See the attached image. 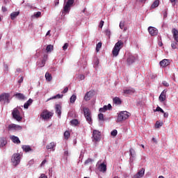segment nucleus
Segmentation results:
<instances>
[{
	"mask_svg": "<svg viewBox=\"0 0 178 178\" xmlns=\"http://www.w3.org/2000/svg\"><path fill=\"white\" fill-rule=\"evenodd\" d=\"M123 48V41L119 40L117 43H115L113 51L112 54L113 56H118L119 55V52H120V49Z\"/></svg>",
	"mask_w": 178,
	"mask_h": 178,
	"instance_id": "1",
	"label": "nucleus"
},
{
	"mask_svg": "<svg viewBox=\"0 0 178 178\" xmlns=\"http://www.w3.org/2000/svg\"><path fill=\"white\" fill-rule=\"evenodd\" d=\"M74 3V0H67L63 9V13L64 15H67L70 12V8L73 6Z\"/></svg>",
	"mask_w": 178,
	"mask_h": 178,
	"instance_id": "2",
	"label": "nucleus"
},
{
	"mask_svg": "<svg viewBox=\"0 0 178 178\" xmlns=\"http://www.w3.org/2000/svg\"><path fill=\"white\" fill-rule=\"evenodd\" d=\"M83 111L86 122H88L89 124H92V118L91 117V111H90V108L85 107L83 108Z\"/></svg>",
	"mask_w": 178,
	"mask_h": 178,
	"instance_id": "3",
	"label": "nucleus"
},
{
	"mask_svg": "<svg viewBox=\"0 0 178 178\" xmlns=\"http://www.w3.org/2000/svg\"><path fill=\"white\" fill-rule=\"evenodd\" d=\"M129 116H130V113L127 111H121L117 118V122L119 123L120 122H123L126 120V119H129Z\"/></svg>",
	"mask_w": 178,
	"mask_h": 178,
	"instance_id": "4",
	"label": "nucleus"
},
{
	"mask_svg": "<svg viewBox=\"0 0 178 178\" xmlns=\"http://www.w3.org/2000/svg\"><path fill=\"white\" fill-rule=\"evenodd\" d=\"M12 115L13 119L17 120V122H22V120L23 119L22 115H20V111H19V110L16 108L13 109Z\"/></svg>",
	"mask_w": 178,
	"mask_h": 178,
	"instance_id": "5",
	"label": "nucleus"
},
{
	"mask_svg": "<svg viewBox=\"0 0 178 178\" xmlns=\"http://www.w3.org/2000/svg\"><path fill=\"white\" fill-rule=\"evenodd\" d=\"M11 162L14 166H17L20 163V154H14L11 158Z\"/></svg>",
	"mask_w": 178,
	"mask_h": 178,
	"instance_id": "6",
	"label": "nucleus"
},
{
	"mask_svg": "<svg viewBox=\"0 0 178 178\" xmlns=\"http://www.w3.org/2000/svg\"><path fill=\"white\" fill-rule=\"evenodd\" d=\"M52 116H54V113L47 110L43 111L40 114V118H42L44 120L47 119H51Z\"/></svg>",
	"mask_w": 178,
	"mask_h": 178,
	"instance_id": "7",
	"label": "nucleus"
},
{
	"mask_svg": "<svg viewBox=\"0 0 178 178\" xmlns=\"http://www.w3.org/2000/svg\"><path fill=\"white\" fill-rule=\"evenodd\" d=\"M22 127L15 124H10L8 125V131H17L22 130Z\"/></svg>",
	"mask_w": 178,
	"mask_h": 178,
	"instance_id": "8",
	"label": "nucleus"
},
{
	"mask_svg": "<svg viewBox=\"0 0 178 178\" xmlns=\"http://www.w3.org/2000/svg\"><path fill=\"white\" fill-rule=\"evenodd\" d=\"M92 138L95 141L101 140V132L99 131L94 130L92 133Z\"/></svg>",
	"mask_w": 178,
	"mask_h": 178,
	"instance_id": "9",
	"label": "nucleus"
},
{
	"mask_svg": "<svg viewBox=\"0 0 178 178\" xmlns=\"http://www.w3.org/2000/svg\"><path fill=\"white\" fill-rule=\"evenodd\" d=\"M144 175H145V168H142L138 171V172L135 175H134L133 178L144 177Z\"/></svg>",
	"mask_w": 178,
	"mask_h": 178,
	"instance_id": "10",
	"label": "nucleus"
},
{
	"mask_svg": "<svg viewBox=\"0 0 178 178\" xmlns=\"http://www.w3.org/2000/svg\"><path fill=\"white\" fill-rule=\"evenodd\" d=\"M148 31L150 35H152V37L158 35V29H156V28L154 26H149Z\"/></svg>",
	"mask_w": 178,
	"mask_h": 178,
	"instance_id": "11",
	"label": "nucleus"
},
{
	"mask_svg": "<svg viewBox=\"0 0 178 178\" xmlns=\"http://www.w3.org/2000/svg\"><path fill=\"white\" fill-rule=\"evenodd\" d=\"M9 94L8 93H2L0 95V102H2V101H6L8 104H9Z\"/></svg>",
	"mask_w": 178,
	"mask_h": 178,
	"instance_id": "12",
	"label": "nucleus"
},
{
	"mask_svg": "<svg viewBox=\"0 0 178 178\" xmlns=\"http://www.w3.org/2000/svg\"><path fill=\"white\" fill-rule=\"evenodd\" d=\"M166 92H168V90H163L162 92L161 93L159 99L160 102H163L164 101L166 100Z\"/></svg>",
	"mask_w": 178,
	"mask_h": 178,
	"instance_id": "13",
	"label": "nucleus"
},
{
	"mask_svg": "<svg viewBox=\"0 0 178 178\" xmlns=\"http://www.w3.org/2000/svg\"><path fill=\"white\" fill-rule=\"evenodd\" d=\"M127 65H133V63H134V62H136V57H134V56L130 54L127 59Z\"/></svg>",
	"mask_w": 178,
	"mask_h": 178,
	"instance_id": "14",
	"label": "nucleus"
},
{
	"mask_svg": "<svg viewBox=\"0 0 178 178\" xmlns=\"http://www.w3.org/2000/svg\"><path fill=\"white\" fill-rule=\"evenodd\" d=\"M56 113H57L58 118H60V115H62V106L60 104H56Z\"/></svg>",
	"mask_w": 178,
	"mask_h": 178,
	"instance_id": "15",
	"label": "nucleus"
},
{
	"mask_svg": "<svg viewBox=\"0 0 178 178\" xmlns=\"http://www.w3.org/2000/svg\"><path fill=\"white\" fill-rule=\"evenodd\" d=\"M170 65V61L168 59H163L160 62V66L161 67H166V66H169Z\"/></svg>",
	"mask_w": 178,
	"mask_h": 178,
	"instance_id": "16",
	"label": "nucleus"
},
{
	"mask_svg": "<svg viewBox=\"0 0 178 178\" xmlns=\"http://www.w3.org/2000/svg\"><path fill=\"white\" fill-rule=\"evenodd\" d=\"M93 94H94V92L91 90L86 92V94L85 95V97H84L85 101H90V99H91Z\"/></svg>",
	"mask_w": 178,
	"mask_h": 178,
	"instance_id": "17",
	"label": "nucleus"
},
{
	"mask_svg": "<svg viewBox=\"0 0 178 178\" xmlns=\"http://www.w3.org/2000/svg\"><path fill=\"white\" fill-rule=\"evenodd\" d=\"M173 38L176 42H178V31L176 29H172V30Z\"/></svg>",
	"mask_w": 178,
	"mask_h": 178,
	"instance_id": "18",
	"label": "nucleus"
},
{
	"mask_svg": "<svg viewBox=\"0 0 178 178\" xmlns=\"http://www.w3.org/2000/svg\"><path fill=\"white\" fill-rule=\"evenodd\" d=\"M11 141H13V143H14V144H20V139H19V138L17 136H11L10 137Z\"/></svg>",
	"mask_w": 178,
	"mask_h": 178,
	"instance_id": "19",
	"label": "nucleus"
},
{
	"mask_svg": "<svg viewBox=\"0 0 178 178\" xmlns=\"http://www.w3.org/2000/svg\"><path fill=\"white\" fill-rule=\"evenodd\" d=\"M129 154H130V156H131V158H130V161L131 162H133L134 160L133 159V158H136V150L133 148H131L129 149Z\"/></svg>",
	"mask_w": 178,
	"mask_h": 178,
	"instance_id": "20",
	"label": "nucleus"
},
{
	"mask_svg": "<svg viewBox=\"0 0 178 178\" xmlns=\"http://www.w3.org/2000/svg\"><path fill=\"white\" fill-rule=\"evenodd\" d=\"M19 15H20V12L19 11L12 13L10 15L11 20H15L19 16Z\"/></svg>",
	"mask_w": 178,
	"mask_h": 178,
	"instance_id": "21",
	"label": "nucleus"
},
{
	"mask_svg": "<svg viewBox=\"0 0 178 178\" xmlns=\"http://www.w3.org/2000/svg\"><path fill=\"white\" fill-rule=\"evenodd\" d=\"M47 59H48V56L44 55V59H42L41 63L38 64L39 67H44V66H45V62H47Z\"/></svg>",
	"mask_w": 178,
	"mask_h": 178,
	"instance_id": "22",
	"label": "nucleus"
},
{
	"mask_svg": "<svg viewBox=\"0 0 178 178\" xmlns=\"http://www.w3.org/2000/svg\"><path fill=\"white\" fill-rule=\"evenodd\" d=\"M113 102L115 105H122V99H120L119 97H115L113 99Z\"/></svg>",
	"mask_w": 178,
	"mask_h": 178,
	"instance_id": "23",
	"label": "nucleus"
},
{
	"mask_svg": "<svg viewBox=\"0 0 178 178\" xmlns=\"http://www.w3.org/2000/svg\"><path fill=\"white\" fill-rule=\"evenodd\" d=\"M99 171L103 172V173H105L106 172V164L102 163L99 166Z\"/></svg>",
	"mask_w": 178,
	"mask_h": 178,
	"instance_id": "24",
	"label": "nucleus"
},
{
	"mask_svg": "<svg viewBox=\"0 0 178 178\" xmlns=\"http://www.w3.org/2000/svg\"><path fill=\"white\" fill-rule=\"evenodd\" d=\"M22 149L25 152H30V151H33V149H31L30 145H22Z\"/></svg>",
	"mask_w": 178,
	"mask_h": 178,
	"instance_id": "25",
	"label": "nucleus"
},
{
	"mask_svg": "<svg viewBox=\"0 0 178 178\" xmlns=\"http://www.w3.org/2000/svg\"><path fill=\"white\" fill-rule=\"evenodd\" d=\"M60 98H63V95L58 94L52 97H50L47 99V101H51V99H60Z\"/></svg>",
	"mask_w": 178,
	"mask_h": 178,
	"instance_id": "26",
	"label": "nucleus"
},
{
	"mask_svg": "<svg viewBox=\"0 0 178 178\" xmlns=\"http://www.w3.org/2000/svg\"><path fill=\"white\" fill-rule=\"evenodd\" d=\"M33 104V99H29L24 105V108L25 109H29V106Z\"/></svg>",
	"mask_w": 178,
	"mask_h": 178,
	"instance_id": "27",
	"label": "nucleus"
},
{
	"mask_svg": "<svg viewBox=\"0 0 178 178\" xmlns=\"http://www.w3.org/2000/svg\"><path fill=\"white\" fill-rule=\"evenodd\" d=\"M54 147H56V143L51 142L46 146V148L47 149H52Z\"/></svg>",
	"mask_w": 178,
	"mask_h": 178,
	"instance_id": "28",
	"label": "nucleus"
},
{
	"mask_svg": "<svg viewBox=\"0 0 178 178\" xmlns=\"http://www.w3.org/2000/svg\"><path fill=\"white\" fill-rule=\"evenodd\" d=\"M159 6V0H156L151 6L152 9H155V8H158Z\"/></svg>",
	"mask_w": 178,
	"mask_h": 178,
	"instance_id": "29",
	"label": "nucleus"
},
{
	"mask_svg": "<svg viewBox=\"0 0 178 178\" xmlns=\"http://www.w3.org/2000/svg\"><path fill=\"white\" fill-rule=\"evenodd\" d=\"M45 79L47 81H52V75L49 72H46Z\"/></svg>",
	"mask_w": 178,
	"mask_h": 178,
	"instance_id": "30",
	"label": "nucleus"
},
{
	"mask_svg": "<svg viewBox=\"0 0 178 178\" xmlns=\"http://www.w3.org/2000/svg\"><path fill=\"white\" fill-rule=\"evenodd\" d=\"M76 99H77V96H76V95H72L70 99V102L71 104H74Z\"/></svg>",
	"mask_w": 178,
	"mask_h": 178,
	"instance_id": "31",
	"label": "nucleus"
},
{
	"mask_svg": "<svg viewBox=\"0 0 178 178\" xmlns=\"http://www.w3.org/2000/svg\"><path fill=\"white\" fill-rule=\"evenodd\" d=\"M123 91L124 94H134V89H125Z\"/></svg>",
	"mask_w": 178,
	"mask_h": 178,
	"instance_id": "32",
	"label": "nucleus"
},
{
	"mask_svg": "<svg viewBox=\"0 0 178 178\" xmlns=\"http://www.w3.org/2000/svg\"><path fill=\"white\" fill-rule=\"evenodd\" d=\"M6 140L5 138H2L0 139V147H5L6 145Z\"/></svg>",
	"mask_w": 178,
	"mask_h": 178,
	"instance_id": "33",
	"label": "nucleus"
},
{
	"mask_svg": "<svg viewBox=\"0 0 178 178\" xmlns=\"http://www.w3.org/2000/svg\"><path fill=\"white\" fill-rule=\"evenodd\" d=\"M64 138L65 140H69V138H70V132L69 131H65L64 132Z\"/></svg>",
	"mask_w": 178,
	"mask_h": 178,
	"instance_id": "34",
	"label": "nucleus"
},
{
	"mask_svg": "<svg viewBox=\"0 0 178 178\" xmlns=\"http://www.w3.org/2000/svg\"><path fill=\"white\" fill-rule=\"evenodd\" d=\"M46 51L47 52H51L54 51V45H51V44L47 45L46 48Z\"/></svg>",
	"mask_w": 178,
	"mask_h": 178,
	"instance_id": "35",
	"label": "nucleus"
},
{
	"mask_svg": "<svg viewBox=\"0 0 178 178\" xmlns=\"http://www.w3.org/2000/svg\"><path fill=\"white\" fill-rule=\"evenodd\" d=\"M162 126H163V122H161L159 121L156 122V124H155L156 129H159V127H162Z\"/></svg>",
	"mask_w": 178,
	"mask_h": 178,
	"instance_id": "36",
	"label": "nucleus"
},
{
	"mask_svg": "<svg viewBox=\"0 0 178 178\" xmlns=\"http://www.w3.org/2000/svg\"><path fill=\"white\" fill-rule=\"evenodd\" d=\"M15 97H17V98H18V99H24V98H25L24 95H23L22 93H17L15 95Z\"/></svg>",
	"mask_w": 178,
	"mask_h": 178,
	"instance_id": "37",
	"label": "nucleus"
},
{
	"mask_svg": "<svg viewBox=\"0 0 178 178\" xmlns=\"http://www.w3.org/2000/svg\"><path fill=\"white\" fill-rule=\"evenodd\" d=\"M70 123L72 126H77V124H79V120H77V119H74L70 121Z\"/></svg>",
	"mask_w": 178,
	"mask_h": 178,
	"instance_id": "38",
	"label": "nucleus"
},
{
	"mask_svg": "<svg viewBox=\"0 0 178 178\" xmlns=\"http://www.w3.org/2000/svg\"><path fill=\"white\" fill-rule=\"evenodd\" d=\"M102 47V42H99L97 46H96V51L97 52H99V49H101V47Z\"/></svg>",
	"mask_w": 178,
	"mask_h": 178,
	"instance_id": "39",
	"label": "nucleus"
},
{
	"mask_svg": "<svg viewBox=\"0 0 178 178\" xmlns=\"http://www.w3.org/2000/svg\"><path fill=\"white\" fill-rule=\"evenodd\" d=\"M154 112H161V113H165V111L163 109H162L161 107L157 106L156 110H154Z\"/></svg>",
	"mask_w": 178,
	"mask_h": 178,
	"instance_id": "40",
	"label": "nucleus"
},
{
	"mask_svg": "<svg viewBox=\"0 0 178 178\" xmlns=\"http://www.w3.org/2000/svg\"><path fill=\"white\" fill-rule=\"evenodd\" d=\"M177 42H172L171 44V47L172 48V49H176V48H177Z\"/></svg>",
	"mask_w": 178,
	"mask_h": 178,
	"instance_id": "41",
	"label": "nucleus"
},
{
	"mask_svg": "<svg viewBox=\"0 0 178 178\" xmlns=\"http://www.w3.org/2000/svg\"><path fill=\"white\" fill-rule=\"evenodd\" d=\"M108 111V106H104L103 108H99V112H106Z\"/></svg>",
	"mask_w": 178,
	"mask_h": 178,
	"instance_id": "42",
	"label": "nucleus"
},
{
	"mask_svg": "<svg viewBox=\"0 0 178 178\" xmlns=\"http://www.w3.org/2000/svg\"><path fill=\"white\" fill-rule=\"evenodd\" d=\"M111 134L113 136V137H116V136H118V130L114 129L111 131Z\"/></svg>",
	"mask_w": 178,
	"mask_h": 178,
	"instance_id": "43",
	"label": "nucleus"
},
{
	"mask_svg": "<svg viewBox=\"0 0 178 178\" xmlns=\"http://www.w3.org/2000/svg\"><path fill=\"white\" fill-rule=\"evenodd\" d=\"M98 118H99V120H102V121H104V114L99 113V114L98 115Z\"/></svg>",
	"mask_w": 178,
	"mask_h": 178,
	"instance_id": "44",
	"label": "nucleus"
},
{
	"mask_svg": "<svg viewBox=\"0 0 178 178\" xmlns=\"http://www.w3.org/2000/svg\"><path fill=\"white\" fill-rule=\"evenodd\" d=\"M40 16H41V12H40V11H38V12H37L36 13L34 14V17H35L38 18V17H40Z\"/></svg>",
	"mask_w": 178,
	"mask_h": 178,
	"instance_id": "45",
	"label": "nucleus"
},
{
	"mask_svg": "<svg viewBox=\"0 0 178 178\" xmlns=\"http://www.w3.org/2000/svg\"><path fill=\"white\" fill-rule=\"evenodd\" d=\"M68 47H69V43H65V44L63 45V51H66V49H67Z\"/></svg>",
	"mask_w": 178,
	"mask_h": 178,
	"instance_id": "46",
	"label": "nucleus"
},
{
	"mask_svg": "<svg viewBox=\"0 0 178 178\" xmlns=\"http://www.w3.org/2000/svg\"><path fill=\"white\" fill-rule=\"evenodd\" d=\"M124 28V22H121L120 23V29H121L122 30H123V29Z\"/></svg>",
	"mask_w": 178,
	"mask_h": 178,
	"instance_id": "47",
	"label": "nucleus"
},
{
	"mask_svg": "<svg viewBox=\"0 0 178 178\" xmlns=\"http://www.w3.org/2000/svg\"><path fill=\"white\" fill-rule=\"evenodd\" d=\"M105 33H106V35L108 36V37H111V31H109L108 29H106L105 31Z\"/></svg>",
	"mask_w": 178,
	"mask_h": 178,
	"instance_id": "48",
	"label": "nucleus"
},
{
	"mask_svg": "<svg viewBox=\"0 0 178 178\" xmlns=\"http://www.w3.org/2000/svg\"><path fill=\"white\" fill-rule=\"evenodd\" d=\"M162 84L164 86V87H169V83L166 81H163Z\"/></svg>",
	"mask_w": 178,
	"mask_h": 178,
	"instance_id": "49",
	"label": "nucleus"
},
{
	"mask_svg": "<svg viewBox=\"0 0 178 178\" xmlns=\"http://www.w3.org/2000/svg\"><path fill=\"white\" fill-rule=\"evenodd\" d=\"M24 80V77L20 76V79L18 80L19 84H22V83H23Z\"/></svg>",
	"mask_w": 178,
	"mask_h": 178,
	"instance_id": "50",
	"label": "nucleus"
},
{
	"mask_svg": "<svg viewBox=\"0 0 178 178\" xmlns=\"http://www.w3.org/2000/svg\"><path fill=\"white\" fill-rule=\"evenodd\" d=\"M67 91H69V88L65 87L62 92H63V94H66V92H67Z\"/></svg>",
	"mask_w": 178,
	"mask_h": 178,
	"instance_id": "51",
	"label": "nucleus"
},
{
	"mask_svg": "<svg viewBox=\"0 0 178 178\" xmlns=\"http://www.w3.org/2000/svg\"><path fill=\"white\" fill-rule=\"evenodd\" d=\"M45 163H47V160L46 159L42 161V162L40 164V168H42V166H44V165H45Z\"/></svg>",
	"mask_w": 178,
	"mask_h": 178,
	"instance_id": "52",
	"label": "nucleus"
},
{
	"mask_svg": "<svg viewBox=\"0 0 178 178\" xmlns=\"http://www.w3.org/2000/svg\"><path fill=\"white\" fill-rule=\"evenodd\" d=\"M90 162H92L91 159H88L85 161V165H87L88 163H90Z\"/></svg>",
	"mask_w": 178,
	"mask_h": 178,
	"instance_id": "53",
	"label": "nucleus"
},
{
	"mask_svg": "<svg viewBox=\"0 0 178 178\" xmlns=\"http://www.w3.org/2000/svg\"><path fill=\"white\" fill-rule=\"evenodd\" d=\"M107 111H111V109H112V105H111V104H108L107 106Z\"/></svg>",
	"mask_w": 178,
	"mask_h": 178,
	"instance_id": "54",
	"label": "nucleus"
},
{
	"mask_svg": "<svg viewBox=\"0 0 178 178\" xmlns=\"http://www.w3.org/2000/svg\"><path fill=\"white\" fill-rule=\"evenodd\" d=\"M104 21H101L100 22V24H99V27L100 28V29H102V27H104Z\"/></svg>",
	"mask_w": 178,
	"mask_h": 178,
	"instance_id": "55",
	"label": "nucleus"
},
{
	"mask_svg": "<svg viewBox=\"0 0 178 178\" xmlns=\"http://www.w3.org/2000/svg\"><path fill=\"white\" fill-rule=\"evenodd\" d=\"M170 3H172V5L175 6L176 5V2H177V0H170Z\"/></svg>",
	"mask_w": 178,
	"mask_h": 178,
	"instance_id": "56",
	"label": "nucleus"
},
{
	"mask_svg": "<svg viewBox=\"0 0 178 178\" xmlns=\"http://www.w3.org/2000/svg\"><path fill=\"white\" fill-rule=\"evenodd\" d=\"M1 10H2L3 12H6V11L8 10V9L6 8V7L2 6Z\"/></svg>",
	"mask_w": 178,
	"mask_h": 178,
	"instance_id": "57",
	"label": "nucleus"
},
{
	"mask_svg": "<svg viewBox=\"0 0 178 178\" xmlns=\"http://www.w3.org/2000/svg\"><path fill=\"white\" fill-rule=\"evenodd\" d=\"M166 17H168V13H167L166 11H165V12L163 13V18L165 19V18H166Z\"/></svg>",
	"mask_w": 178,
	"mask_h": 178,
	"instance_id": "58",
	"label": "nucleus"
},
{
	"mask_svg": "<svg viewBox=\"0 0 178 178\" xmlns=\"http://www.w3.org/2000/svg\"><path fill=\"white\" fill-rule=\"evenodd\" d=\"M164 118H168L169 117V113H163Z\"/></svg>",
	"mask_w": 178,
	"mask_h": 178,
	"instance_id": "59",
	"label": "nucleus"
},
{
	"mask_svg": "<svg viewBox=\"0 0 178 178\" xmlns=\"http://www.w3.org/2000/svg\"><path fill=\"white\" fill-rule=\"evenodd\" d=\"M158 45L159 47H162L163 45V43H162V41H159Z\"/></svg>",
	"mask_w": 178,
	"mask_h": 178,
	"instance_id": "60",
	"label": "nucleus"
},
{
	"mask_svg": "<svg viewBox=\"0 0 178 178\" xmlns=\"http://www.w3.org/2000/svg\"><path fill=\"white\" fill-rule=\"evenodd\" d=\"M59 5V0H55V6H58Z\"/></svg>",
	"mask_w": 178,
	"mask_h": 178,
	"instance_id": "61",
	"label": "nucleus"
},
{
	"mask_svg": "<svg viewBox=\"0 0 178 178\" xmlns=\"http://www.w3.org/2000/svg\"><path fill=\"white\" fill-rule=\"evenodd\" d=\"M80 79L81 80H84V79H86V76H84V75H81Z\"/></svg>",
	"mask_w": 178,
	"mask_h": 178,
	"instance_id": "62",
	"label": "nucleus"
},
{
	"mask_svg": "<svg viewBox=\"0 0 178 178\" xmlns=\"http://www.w3.org/2000/svg\"><path fill=\"white\" fill-rule=\"evenodd\" d=\"M64 155H69V152L67 150L65 151Z\"/></svg>",
	"mask_w": 178,
	"mask_h": 178,
	"instance_id": "63",
	"label": "nucleus"
},
{
	"mask_svg": "<svg viewBox=\"0 0 178 178\" xmlns=\"http://www.w3.org/2000/svg\"><path fill=\"white\" fill-rule=\"evenodd\" d=\"M152 141L156 143V139L155 138H152Z\"/></svg>",
	"mask_w": 178,
	"mask_h": 178,
	"instance_id": "64",
	"label": "nucleus"
}]
</instances>
